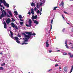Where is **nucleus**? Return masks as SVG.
Masks as SVG:
<instances>
[{
	"label": "nucleus",
	"instance_id": "obj_1",
	"mask_svg": "<svg viewBox=\"0 0 73 73\" xmlns=\"http://www.w3.org/2000/svg\"><path fill=\"white\" fill-rule=\"evenodd\" d=\"M25 33L27 34L28 35H26L24 33H23L22 34V35L24 36V37H25L24 38V39L25 40V42H28V39L31 37V36H35L36 35L35 33L32 34V33L31 32H25Z\"/></svg>",
	"mask_w": 73,
	"mask_h": 73
},
{
	"label": "nucleus",
	"instance_id": "obj_2",
	"mask_svg": "<svg viewBox=\"0 0 73 73\" xmlns=\"http://www.w3.org/2000/svg\"><path fill=\"white\" fill-rule=\"evenodd\" d=\"M9 31L11 33V38H12L15 39V40H16L17 42L18 43V44H19L20 43V41H19V38H18V37H17L16 36L14 38L13 36V33L12 32L11 30H10Z\"/></svg>",
	"mask_w": 73,
	"mask_h": 73
},
{
	"label": "nucleus",
	"instance_id": "obj_3",
	"mask_svg": "<svg viewBox=\"0 0 73 73\" xmlns=\"http://www.w3.org/2000/svg\"><path fill=\"white\" fill-rule=\"evenodd\" d=\"M1 10L2 11V14H1V16H0V19H1L5 16H7V13L4 10H3V9L2 8H1Z\"/></svg>",
	"mask_w": 73,
	"mask_h": 73
},
{
	"label": "nucleus",
	"instance_id": "obj_4",
	"mask_svg": "<svg viewBox=\"0 0 73 73\" xmlns=\"http://www.w3.org/2000/svg\"><path fill=\"white\" fill-rule=\"evenodd\" d=\"M29 25L27 24L26 25V26L27 27H31L32 26V20L31 19H29L28 22Z\"/></svg>",
	"mask_w": 73,
	"mask_h": 73
},
{
	"label": "nucleus",
	"instance_id": "obj_5",
	"mask_svg": "<svg viewBox=\"0 0 73 73\" xmlns=\"http://www.w3.org/2000/svg\"><path fill=\"white\" fill-rule=\"evenodd\" d=\"M37 18V16L36 15L35 16H34V15H33L32 19L33 21H35V20H34V19H36Z\"/></svg>",
	"mask_w": 73,
	"mask_h": 73
},
{
	"label": "nucleus",
	"instance_id": "obj_6",
	"mask_svg": "<svg viewBox=\"0 0 73 73\" xmlns=\"http://www.w3.org/2000/svg\"><path fill=\"white\" fill-rule=\"evenodd\" d=\"M67 40H66L65 42V45H66L65 46H66V48H67V49H69V47L68 46V45H67Z\"/></svg>",
	"mask_w": 73,
	"mask_h": 73
},
{
	"label": "nucleus",
	"instance_id": "obj_7",
	"mask_svg": "<svg viewBox=\"0 0 73 73\" xmlns=\"http://www.w3.org/2000/svg\"><path fill=\"white\" fill-rule=\"evenodd\" d=\"M31 13L32 15H33L35 14V11H34V9L33 8H32L31 9Z\"/></svg>",
	"mask_w": 73,
	"mask_h": 73
},
{
	"label": "nucleus",
	"instance_id": "obj_8",
	"mask_svg": "<svg viewBox=\"0 0 73 73\" xmlns=\"http://www.w3.org/2000/svg\"><path fill=\"white\" fill-rule=\"evenodd\" d=\"M64 70L65 72H67L68 70V67L66 66L64 68Z\"/></svg>",
	"mask_w": 73,
	"mask_h": 73
},
{
	"label": "nucleus",
	"instance_id": "obj_9",
	"mask_svg": "<svg viewBox=\"0 0 73 73\" xmlns=\"http://www.w3.org/2000/svg\"><path fill=\"white\" fill-rule=\"evenodd\" d=\"M11 22V21H10V19H8L6 21V23L7 24H8L9 23Z\"/></svg>",
	"mask_w": 73,
	"mask_h": 73
},
{
	"label": "nucleus",
	"instance_id": "obj_10",
	"mask_svg": "<svg viewBox=\"0 0 73 73\" xmlns=\"http://www.w3.org/2000/svg\"><path fill=\"white\" fill-rule=\"evenodd\" d=\"M3 24H4V28L5 29H6L7 28V24L5 22H4Z\"/></svg>",
	"mask_w": 73,
	"mask_h": 73
},
{
	"label": "nucleus",
	"instance_id": "obj_11",
	"mask_svg": "<svg viewBox=\"0 0 73 73\" xmlns=\"http://www.w3.org/2000/svg\"><path fill=\"white\" fill-rule=\"evenodd\" d=\"M11 24L12 25V27L14 28L16 25H15V24H14V23H11Z\"/></svg>",
	"mask_w": 73,
	"mask_h": 73
},
{
	"label": "nucleus",
	"instance_id": "obj_12",
	"mask_svg": "<svg viewBox=\"0 0 73 73\" xmlns=\"http://www.w3.org/2000/svg\"><path fill=\"white\" fill-rule=\"evenodd\" d=\"M8 13L10 16H12V11H8Z\"/></svg>",
	"mask_w": 73,
	"mask_h": 73
},
{
	"label": "nucleus",
	"instance_id": "obj_13",
	"mask_svg": "<svg viewBox=\"0 0 73 73\" xmlns=\"http://www.w3.org/2000/svg\"><path fill=\"white\" fill-rule=\"evenodd\" d=\"M23 38V40H24V41L23 42L24 43H22V45H24V44H28V43H25V42H25V39H24V38Z\"/></svg>",
	"mask_w": 73,
	"mask_h": 73
},
{
	"label": "nucleus",
	"instance_id": "obj_14",
	"mask_svg": "<svg viewBox=\"0 0 73 73\" xmlns=\"http://www.w3.org/2000/svg\"><path fill=\"white\" fill-rule=\"evenodd\" d=\"M31 6H32L33 7V6H34V7H35V3H33V2H32V3H31Z\"/></svg>",
	"mask_w": 73,
	"mask_h": 73
},
{
	"label": "nucleus",
	"instance_id": "obj_15",
	"mask_svg": "<svg viewBox=\"0 0 73 73\" xmlns=\"http://www.w3.org/2000/svg\"><path fill=\"white\" fill-rule=\"evenodd\" d=\"M73 66H71V70H70V72L69 73H71L72 72V71H73Z\"/></svg>",
	"mask_w": 73,
	"mask_h": 73
},
{
	"label": "nucleus",
	"instance_id": "obj_16",
	"mask_svg": "<svg viewBox=\"0 0 73 73\" xmlns=\"http://www.w3.org/2000/svg\"><path fill=\"white\" fill-rule=\"evenodd\" d=\"M4 5L6 7H7V8H9V6L8 4L6 3V4H5Z\"/></svg>",
	"mask_w": 73,
	"mask_h": 73
},
{
	"label": "nucleus",
	"instance_id": "obj_17",
	"mask_svg": "<svg viewBox=\"0 0 73 73\" xmlns=\"http://www.w3.org/2000/svg\"><path fill=\"white\" fill-rule=\"evenodd\" d=\"M34 23L36 25L38 24V22L36 20H35L34 21Z\"/></svg>",
	"mask_w": 73,
	"mask_h": 73
},
{
	"label": "nucleus",
	"instance_id": "obj_18",
	"mask_svg": "<svg viewBox=\"0 0 73 73\" xmlns=\"http://www.w3.org/2000/svg\"><path fill=\"white\" fill-rule=\"evenodd\" d=\"M69 54L70 57H71V58H72V57H73V54H71V53H68Z\"/></svg>",
	"mask_w": 73,
	"mask_h": 73
},
{
	"label": "nucleus",
	"instance_id": "obj_19",
	"mask_svg": "<svg viewBox=\"0 0 73 73\" xmlns=\"http://www.w3.org/2000/svg\"><path fill=\"white\" fill-rule=\"evenodd\" d=\"M46 47H47V48H48L49 47V44H48V42H46Z\"/></svg>",
	"mask_w": 73,
	"mask_h": 73
},
{
	"label": "nucleus",
	"instance_id": "obj_20",
	"mask_svg": "<svg viewBox=\"0 0 73 73\" xmlns=\"http://www.w3.org/2000/svg\"><path fill=\"white\" fill-rule=\"evenodd\" d=\"M23 22H20V25L21 26H23Z\"/></svg>",
	"mask_w": 73,
	"mask_h": 73
},
{
	"label": "nucleus",
	"instance_id": "obj_21",
	"mask_svg": "<svg viewBox=\"0 0 73 73\" xmlns=\"http://www.w3.org/2000/svg\"><path fill=\"white\" fill-rule=\"evenodd\" d=\"M14 13H15L16 15H17V11H14Z\"/></svg>",
	"mask_w": 73,
	"mask_h": 73
},
{
	"label": "nucleus",
	"instance_id": "obj_22",
	"mask_svg": "<svg viewBox=\"0 0 73 73\" xmlns=\"http://www.w3.org/2000/svg\"><path fill=\"white\" fill-rule=\"evenodd\" d=\"M19 17L20 19H22V17L21 16V15H20L19 16Z\"/></svg>",
	"mask_w": 73,
	"mask_h": 73
},
{
	"label": "nucleus",
	"instance_id": "obj_23",
	"mask_svg": "<svg viewBox=\"0 0 73 73\" xmlns=\"http://www.w3.org/2000/svg\"><path fill=\"white\" fill-rule=\"evenodd\" d=\"M36 13L37 14H39L40 13V11L39 10L36 12Z\"/></svg>",
	"mask_w": 73,
	"mask_h": 73
},
{
	"label": "nucleus",
	"instance_id": "obj_24",
	"mask_svg": "<svg viewBox=\"0 0 73 73\" xmlns=\"http://www.w3.org/2000/svg\"><path fill=\"white\" fill-rule=\"evenodd\" d=\"M15 28L16 29H18V28L17 25L15 26Z\"/></svg>",
	"mask_w": 73,
	"mask_h": 73
},
{
	"label": "nucleus",
	"instance_id": "obj_25",
	"mask_svg": "<svg viewBox=\"0 0 73 73\" xmlns=\"http://www.w3.org/2000/svg\"><path fill=\"white\" fill-rule=\"evenodd\" d=\"M3 4L4 5L7 4V3H6V2H5V0L3 1Z\"/></svg>",
	"mask_w": 73,
	"mask_h": 73
},
{
	"label": "nucleus",
	"instance_id": "obj_26",
	"mask_svg": "<svg viewBox=\"0 0 73 73\" xmlns=\"http://www.w3.org/2000/svg\"><path fill=\"white\" fill-rule=\"evenodd\" d=\"M62 7H64V2L63 1H62Z\"/></svg>",
	"mask_w": 73,
	"mask_h": 73
},
{
	"label": "nucleus",
	"instance_id": "obj_27",
	"mask_svg": "<svg viewBox=\"0 0 73 73\" xmlns=\"http://www.w3.org/2000/svg\"><path fill=\"white\" fill-rule=\"evenodd\" d=\"M4 69V68L2 67H0V70H3Z\"/></svg>",
	"mask_w": 73,
	"mask_h": 73
},
{
	"label": "nucleus",
	"instance_id": "obj_28",
	"mask_svg": "<svg viewBox=\"0 0 73 73\" xmlns=\"http://www.w3.org/2000/svg\"><path fill=\"white\" fill-rule=\"evenodd\" d=\"M57 8V7H55L54 8V10H56V8Z\"/></svg>",
	"mask_w": 73,
	"mask_h": 73
},
{
	"label": "nucleus",
	"instance_id": "obj_29",
	"mask_svg": "<svg viewBox=\"0 0 73 73\" xmlns=\"http://www.w3.org/2000/svg\"><path fill=\"white\" fill-rule=\"evenodd\" d=\"M28 14H29V15H31V11H29Z\"/></svg>",
	"mask_w": 73,
	"mask_h": 73
},
{
	"label": "nucleus",
	"instance_id": "obj_30",
	"mask_svg": "<svg viewBox=\"0 0 73 73\" xmlns=\"http://www.w3.org/2000/svg\"><path fill=\"white\" fill-rule=\"evenodd\" d=\"M40 5L41 6L42 5V2H40Z\"/></svg>",
	"mask_w": 73,
	"mask_h": 73
},
{
	"label": "nucleus",
	"instance_id": "obj_31",
	"mask_svg": "<svg viewBox=\"0 0 73 73\" xmlns=\"http://www.w3.org/2000/svg\"><path fill=\"white\" fill-rule=\"evenodd\" d=\"M36 10H37V8H36V7H35L34 8V11H36Z\"/></svg>",
	"mask_w": 73,
	"mask_h": 73
},
{
	"label": "nucleus",
	"instance_id": "obj_32",
	"mask_svg": "<svg viewBox=\"0 0 73 73\" xmlns=\"http://www.w3.org/2000/svg\"><path fill=\"white\" fill-rule=\"evenodd\" d=\"M3 3V1H0V3L1 4V3Z\"/></svg>",
	"mask_w": 73,
	"mask_h": 73
},
{
	"label": "nucleus",
	"instance_id": "obj_33",
	"mask_svg": "<svg viewBox=\"0 0 73 73\" xmlns=\"http://www.w3.org/2000/svg\"><path fill=\"white\" fill-rule=\"evenodd\" d=\"M12 21H15V19H13V18H12Z\"/></svg>",
	"mask_w": 73,
	"mask_h": 73
},
{
	"label": "nucleus",
	"instance_id": "obj_34",
	"mask_svg": "<svg viewBox=\"0 0 73 73\" xmlns=\"http://www.w3.org/2000/svg\"><path fill=\"white\" fill-rule=\"evenodd\" d=\"M18 37H21V36L20 35H19V34L18 35Z\"/></svg>",
	"mask_w": 73,
	"mask_h": 73
},
{
	"label": "nucleus",
	"instance_id": "obj_35",
	"mask_svg": "<svg viewBox=\"0 0 73 73\" xmlns=\"http://www.w3.org/2000/svg\"><path fill=\"white\" fill-rule=\"evenodd\" d=\"M66 54H67L66 53L64 52V55H66Z\"/></svg>",
	"mask_w": 73,
	"mask_h": 73
},
{
	"label": "nucleus",
	"instance_id": "obj_36",
	"mask_svg": "<svg viewBox=\"0 0 73 73\" xmlns=\"http://www.w3.org/2000/svg\"><path fill=\"white\" fill-rule=\"evenodd\" d=\"M55 66H58V64H56L55 65Z\"/></svg>",
	"mask_w": 73,
	"mask_h": 73
},
{
	"label": "nucleus",
	"instance_id": "obj_37",
	"mask_svg": "<svg viewBox=\"0 0 73 73\" xmlns=\"http://www.w3.org/2000/svg\"><path fill=\"white\" fill-rule=\"evenodd\" d=\"M36 7L38 8H39V6H38V5H37Z\"/></svg>",
	"mask_w": 73,
	"mask_h": 73
},
{
	"label": "nucleus",
	"instance_id": "obj_38",
	"mask_svg": "<svg viewBox=\"0 0 73 73\" xmlns=\"http://www.w3.org/2000/svg\"><path fill=\"white\" fill-rule=\"evenodd\" d=\"M52 70V69H50V70H48V72H49L50 71V70Z\"/></svg>",
	"mask_w": 73,
	"mask_h": 73
},
{
	"label": "nucleus",
	"instance_id": "obj_39",
	"mask_svg": "<svg viewBox=\"0 0 73 73\" xmlns=\"http://www.w3.org/2000/svg\"><path fill=\"white\" fill-rule=\"evenodd\" d=\"M7 17H10V16H9V15H7Z\"/></svg>",
	"mask_w": 73,
	"mask_h": 73
},
{
	"label": "nucleus",
	"instance_id": "obj_40",
	"mask_svg": "<svg viewBox=\"0 0 73 73\" xmlns=\"http://www.w3.org/2000/svg\"><path fill=\"white\" fill-rule=\"evenodd\" d=\"M42 2L44 3H45V0H43V1H42Z\"/></svg>",
	"mask_w": 73,
	"mask_h": 73
},
{
	"label": "nucleus",
	"instance_id": "obj_41",
	"mask_svg": "<svg viewBox=\"0 0 73 73\" xmlns=\"http://www.w3.org/2000/svg\"><path fill=\"white\" fill-rule=\"evenodd\" d=\"M64 13H65V14H68V13L65 11L64 12Z\"/></svg>",
	"mask_w": 73,
	"mask_h": 73
},
{
	"label": "nucleus",
	"instance_id": "obj_42",
	"mask_svg": "<svg viewBox=\"0 0 73 73\" xmlns=\"http://www.w3.org/2000/svg\"><path fill=\"white\" fill-rule=\"evenodd\" d=\"M64 31H65V28H64L63 29L62 32H64Z\"/></svg>",
	"mask_w": 73,
	"mask_h": 73
},
{
	"label": "nucleus",
	"instance_id": "obj_43",
	"mask_svg": "<svg viewBox=\"0 0 73 73\" xmlns=\"http://www.w3.org/2000/svg\"><path fill=\"white\" fill-rule=\"evenodd\" d=\"M52 28V25H51V28H50V30H51Z\"/></svg>",
	"mask_w": 73,
	"mask_h": 73
},
{
	"label": "nucleus",
	"instance_id": "obj_44",
	"mask_svg": "<svg viewBox=\"0 0 73 73\" xmlns=\"http://www.w3.org/2000/svg\"><path fill=\"white\" fill-rule=\"evenodd\" d=\"M49 52L50 53H51L52 52V50H50L49 51Z\"/></svg>",
	"mask_w": 73,
	"mask_h": 73
},
{
	"label": "nucleus",
	"instance_id": "obj_45",
	"mask_svg": "<svg viewBox=\"0 0 73 73\" xmlns=\"http://www.w3.org/2000/svg\"><path fill=\"white\" fill-rule=\"evenodd\" d=\"M72 27H73L72 29V30L71 31L72 32H73V27L72 26Z\"/></svg>",
	"mask_w": 73,
	"mask_h": 73
},
{
	"label": "nucleus",
	"instance_id": "obj_46",
	"mask_svg": "<svg viewBox=\"0 0 73 73\" xmlns=\"http://www.w3.org/2000/svg\"><path fill=\"white\" fill-rule=\"evenodd\" d=\"M53 20H52L51 21V24H52V22H53Z\"/></svg>",
	"mask_w": 73,
	"mask_h": 73
},
{
	"label": "nucleus",
	"instance_id": "obj_47",
	"mask_svg": "<svg viewBox=\"0 0 73 73\" xmlns=\"http://www.w3.org/2000/svg\"><path fill=\"white\" fill-rule=\"evenodd\" d=\"M20 20L21 21H23V20L21 19H20Z\"/></svg>",
	"mask_w": 73,
	"mask_h": 73
},
{
	"label": "nucleus",
	"instance_id": "obj_48",
	"mask_svg": "<svg viewBox=\"0 0 73 73\" xmlns=\"http://www.w3.org/2000/svg\"><path fill=\"white\" fill-rule=\"evenodd\" d=\"M5 65V64H2L1 66H4Z\"/></svg>",
	"mask_w": 73,
	"mask_h": 73
},
{
	"label": "nucleus",
	"instance_id": "obj_49",
	"mask_svg": "<svg viewBox=\"0 0 73 73\" xmlns=\"http://www.w3.org/2000/svg\"><path fill=\"white\" fill-rule=\"evenodd\" d=\"M42 11V8H41L40 9V12H41Z\"/></svg>",
	"mask_w": 73,
	"mask_h": 73
},
{
	"label": "nucleus",
	"instance_id": "obj_50",
	"mask_svg": "<svg viewBox=\"0 0 73 73\" xmlns=\"http://www.w3.org/2000/svg\"><path fill=\"white\" fill-rule=\"evenodd\" d=\"M0 6L1 7H2V5H1V4H0Z\"/></svg>",
	"mask_w": 73,
	"mask_h": 73
},
{
	"label": "nucleus",
	"instance_id": "obj_51",
	"mask_svg": "<svg viewBox=\"0 0 73 73\" xmlns=\"http://www.w3.org/2000/svg\"><path fill=\"white\" fill-rule=\"evenodd\" d=\"M59 69H61V68L60 67H59Z\"/></svg>",
	"mask_w": 73,
	"mask_h": 73
},
{
	"label": "nucleus",
	"instance_id": "obj_52",
	"mask_svg": "<svg viewBox=\"0 0 73 73\" xmlns=\"http://www.w3.org/2000/svg\"><path fill=\"white\" fill-rule=\"evenodd\" d=\"M38 4H39L38 3H37V5H38Z\"/></svg>",
	"mask_w": 73,
	"mask_h": 73
},
{
	"label": "nucleus",
	"instance_id": "obj_53",
	"mask_svg": "<svg viewBox=\"0 0 73 73\" xmlns=\"http://www.w3.org/2000/svg\"><path fill=\"white\" fill-rule=\"evenodd\" d=\"M42 13H41V12H40V15H41V14H42Z\"/></svg>",
	"mask_w": 73,
	"mask_h": 73
},
{
	"label": "nucleus",
	"instance_id": "obj_54",
	"mask_svg": "<svg viewBox=\"0 0 73 73\" xmlns=\"http://www.w3.org/2000/svg\"><path fill=\"white\" fill-rule=\"evenodd\" d=\"M67 23V24H68V25H69L70 24H69V23H68L67 22H66Z\"/></svg>",
	"mask_w": 73,
	"mask_h": 73
},
{
	"label": "nucleus",
	"instance_id": "obj_55",
	"mask_svg": "<svg viewBox=\"0 0 73 73\" xmlns=\"http://www.w3.org/2000/svg\"><path fill=\"white\" fill-rule=\"evenodd\" d=\"M62 16L63 18H64V16H63V15H62Z\"/></svg>",
	"mask_w": 73,
	"mask_h": 73
},
{
	"label": "nucleus",
	"instance_id": "obj_56",
	"mask_svg": "<svg viewBox=\"0 0 73 73\" xmlns=\"http://www.w3.org/2000/svg\"><path fill=\"white\" fill-rule=\"evenodd\" d=\"M3 7V9H4L5 8V7Z\"/></svg>",
	"mask_w": 73,
	"mask_h": 73
},
{
	"label": "nucleus",
	"instance_id": "obj_57",
	"mask_svg": "<svg viewBox=\"0 0 73 73\" xmlns=\"http://www.w3.org/2000/svg\"><path fill=\"white\" fill-rule=\"evenodd\" d=\"M57 52H60V50H57L56 51Z\"/></svg>",
	"mask_w": 73,
	"mask_h": 73
},
{
	"label": "nucleus",
	"instance_id": "obj_58",
	"mask_svg": "<svg viewBox=\"0 0 73 73\" xmlns=\"http://www.w3.org/2000/svg\"><path fill=\"white\" fill-rule=\"evenodd\" d=\"M0 54H2V52H1L0 53Z\"/></svg>",
	"mask_w": 73,
	"mask_h": 73
},
{
	"label": "nucleus",
	"instance_id": "obj_59",
	"mask_svg": "<svg viewBox=\"0 0 73 73\" xmlns=\"http://www.w3.org/2000/svg\"><path fill=\"white\" fill-rule=\"evenodd\" d=\"M71 48H73V47H72Z\"/></svg>",
	"mask_w": 73,
	"mask_h": 73
},
{
	"label": "nucleus",
	"instance_id": "obj_60",
	"mask_svg": "<svg viewBox=\"0 0 73 73\" xmlns=\"http://www.w3.org/2000/svg\"><path fill=\"white\" fill-rule=\"evenodd\" d=\"M9 28H10V29H11V27H9Z\"/></svg>",
	"mask_w": 73,
	"mask_h": 73
},
{
	"label": "nucleus",
	"instance_id": "obj_61",
	"mask_svg": "<svg viewBox=\"0 0 73 73\" xmlns=\"http://www.w3.org/2000/svg\"><path fill=\"white\" fill-rule=\"evenodd\" d=\"M70 44H72V43H70Z\"/></svg>",
	"mask_w": 73,
	"mask_h": 73
},
{
	"label": "nucleus",
	"instance_id": "obj_62",
	"mask_svg": "<svg viewBox=\"0 0 73 73\" xmlns=\"http://www.w3.org/2000/svg\"><path fill=\"white\" fill-rule=\"evenodd\" d=\"M63 19H65V18H64V17H63Z\"/></svg>",
	"mask_w": 73,
	"mask_h": 73
},
{
	"label": "nucleus",
	"instance_id": "obj_63",
	"mask_svg": "<svg viewBox=\"0 0 73 73\" xmlns=\"http://www.w3.org/2000/svg\"><path fill=\"white\" fill-rule=\"evenodd\" d=\"M70 1H72V0H69Z\"/></svg>",
	"mask_w": 73,
	"mask_h": 73
},
{
	"label": "nucleus",
	"instance_id": "obj_64",
	"mask_svg": "<svg viewBox=\"0 0 73 73\" xmlns=\"http://www.w3.org/2000/svg\"><path fill=\"white\" fill-rule=\"evenodd\" d=\"M28 73H30V72H29Z\"/></svg>",
	"mask_w": 73,
	"mask_h": 73
}]
</instances>
